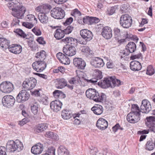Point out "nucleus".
I'll list each match as a JSON object with an SVG mask.
<instances>
[{
	"mask_svg": "<svg viewBox=\"0 0 155 155\" xmlns=\"http://www.w3.org/2000/svg\"><path fill=\"white\" fill-rule=\"evenodd\" d=\"M33 68L38 72H41L45 69L46 67V64L42 60L34 62L32 64Z\"/></svg>",
	"mask_w": 155,
	"mask_h": 155,
	"instance_id": "obj_8",
	"label": "nucleus"
},
{
	"mask_svg": "<svg viewBox=\"0 0 155 155\" xmlns=\"http://www.w3.org/2000/svg\"><path fill=\"white\" fill-rule=\"evenodd\" d=\"M80 35L84 41H79V43L81 44L86 45L87 42L91 39L93 37V35L92 32L86 29H82L80 31Z\"/></svg>",
	"mask_w": 155,
	"mask_h": 155,
	"instance_id": "obj_5",
	"label": "nucleus"
},
{
	"mask_svg": "<svg viewBox=\"0 0 155 155\" xmlns=\"http://www.w3.org/2000/svg\"><path fill=\"white\" fill-rule=\"evenodd\" d=\"M101 34L104 38L107 39H109L112 36V29L108 26L104 27L102 28Z\"/></svg>",
	"mask_w": 155,
	"mask_h": 155,
	"instance_id": "obj_20",
	"label": "nucleus"
},
{
	"mask_svg": "<svg viewBox=\"0 0 155 155\" xmlns=\"http://www.w3.org/2000/svg\"><path fill=\"white\" fill-rule=\"evenodd\" d=\"M22 25L29 29H31L33 26V25L30 23L28 22H23L22 23Z\"/></svg>",
	"mask_w": 155,
	"mask_h": 155,
	"instance_id": "obj_60",
	"label": "nucleus"
},
{
	"mask_svg": "<svg viewBox=\"0 0 155 155\" xmlns=\"http://www.w3.org/2000/svg\"><path fill=\"white\" fill-rule=\"evenodd\" d=\"M73 64L78 69H83L86 66L85 61L80 58H75L73 60Z\"/></svg>",
	"mask_w": 155,
	"mask_h": 155,
	"instance_id": "obj_15",
	"label": "nucleus"
},
{
	"mask_svg": "<svg viewBox=\"0 0 155 155\" xmlns=\"http://www.w3.org/2000/svg\"><path fill=\"white\" fill-rule=\"evenodd\" d=\"M13 89V84L10 82H3L0 84V91L4 93H9Z\"/></svg>",
	"mask_w": 155,
	"mask_h": 155,
	"instance_id": "obj_10",
	"label": "nucleus"
},
{
	"mask_svg": "<svg viewBox=\"0 0 155 155\" xmlns=\"http://www.w3.org/2000/svg\"><path fill=\"white\" fill-rule=\"evenodd\" d=\"M17 18H15L13 19V21L11 24V26H14L16 25H18L19 23L20 22V21Z\"/></svg>",
	"mask_w": 155,
	"mask_h": 155,
	"instance_id": "obj_61",
	"label": "nucleus"
},
{
	"mask_svg": "<svg viewBox=\"0 0 155 155\" xmlns=\"http://www.w3.org/2000/svg\"><path fill=\"white\" fill-rule=\"evenodd\" d=\"M73 29V27L69 25L65 29L63 30L64 34H70L72 31Z\"/></svg>",
	"mask_w": 155,
	"mask_h": 155,
	"instance_id": "obj_51",
	"label": "nucleus"
},
{
	"mask_svg": "<svg viewBox=\"0 0 155 155\" xmlns=\"http://www.w3.org/2000/svg\"><path fill=\"white\" fill-rule=\"evenodd\" d=\"M146 119L150 124H155V117L151 116L147 117Z\"/></svg>",
	"mask_w": 155,
	"mask_h": 155,
	"instance_id": "obj_52",
	"label": "nucleus"
},
{
	"mask_svg": "<svg viewBox=\"0 0 155 155\" xmlns=\"http://www.w3.org/2000/svg\"><path fill=\"white\" fill-rule=\"evenodd\" d=\"M32 31L37 36L40 35L41 34V32L39 29L37 28H34L32 30Z\"/></svg>",
	"mask_w": 155,
	"mask_h": 155,
	"instance_id": "obj_56",
	"label": "nucleus"
},
{
	"mask_svg": "<svg viewBox=\"0 0 155 155\" xmlns=\"http://www.w3.org/2000/svg\"><path fill=\"white\" fill-rule=\"evenodd\" d=\"M114 33L115 38L117 40L121 41L122 40L123 41L124 40V39H120V30L117 28H115L114 29Z\"/></svg>",
	"mask_w": 155,
	"mask_h": 155,
	"instance_id": "obj_42",
	"label": "nucleus"
},
{
	"mask_svg": "<svg viewBox=\"0 0 155 155\" xmlns=\"http://www.w3.org/2000/svg\"><path fill=\"white\" fill-rule=\"evenodd\" d=\"M12 15L18 18L21 19L26 11L25 7L19 2L14 4V8H12Z\"/></svg>",
	"mask_w": 155,
	"mask_h": 155,
	"instance_id": "obj_4",
	"label": "nucleus"
},
{
	"mask_svg": "<svg viewBox=\"0 0 155 155\" xmlns=\"http://www.w3.org/2000/svg\"><path fill=\"white\" fill-rule=\"evenodd\" d=\"M62 105V102L59 101L55 100L51 103L50 107L53 111L57 112L61 110Z\"/></svg>",
	"mask_w": 155,
	"mask_h": 155,
	"instance_id": "obj_21",
	"label": "nucleus"
},
{
	"mask_svg": "<svg viewBox=\"0 0 155 155\" xmlns=\"http://www.w3.org/2000/svg\"><path fill=\"white\" fill-rule=\"evenodd\" d=\"M130 67L132 70L136 71L140 70L142 68V66L140 62L135 60L130 62Z\"/></svg>",
	"mask_w": 155,
	"mask_h": 155,
	"instance_id": "obj_24",
	"label": "nucleus"
},
{
	"mask_svg": "<svg viewBox=\"0 0 155 155\" xmlns=\"http://www.w3.org/2000/svg\"><path fill=\"white\" fill-rule=\"evenodd\" d=\"M81 49L83 52L89 54H93V52L91 50L90 48L87 46H83L81 47Z\"/></svg>",
	"mask_w": 155,
	"mask_h": 155,
	"instance_id": "obj_43",
	"label": "nucleus"
},
{
	"mask_svg": "<svg viewBox=\"0 0 155 155\" xmlns=\"http://www.w3.org/2000/svg\"><path fill=\"white\" fill-rule=\"evenodd\" d=\"M69 81L71 84H73L78 83L79 80L76 78H72Z\"/></svg>",
	"mask_w": 155,
	"mask_h": 155,
	"instance_id": "obj_57",
	"label": "nucleus"
},
{
	"mask_svg": "<svg viewBox=\"0 0 155 155\" xmlns=\"http://www.w3.org/2000/svg\"><path fill=\"white\" fill-rule=\"evenodd\" d=\"M95 77L98 80L101 79L103 78L102 72L98 70H96L94 73Z\"/></svg>",
	"mask_w": 155,
	"mask_h": 155,
	"instance_id": "obj_49",
	"label": "nucleus"
},
{
	"mask_svg": "<svg viewBox=\"0 0 155 155\" xmlns=\"http://www.w3.org/2000/svg\"><path fill=\"white\" fill-rule=\"evenodd\" d=\"M71 15L74 17L79 16L81 15V13L80 12L77 8L75 9L72 11L71 13Z\"/></svg>",
	"mask_w": 155,
	"mask_h": 155,
	"instance_id": "obj_50",
	"label": "nucleus"
},
{
	"mask_svg": "<svg viewBox=\"0 0 155 155\" xmlns=\"http://www.w3.org/2000/svg\"><path fill=\"white\" fill-rule=\"evenodd\" d=\"M136 46L135 43L132 42L128 43L126 47V50L129 53H133L136 50Z\"/></svg>",
	"mask_w": 155,
	"mask_h": 155,
	"instance_id": "obj_28",
	"label": "nucleus"
},
{
	"mask_svg": "<svg viewBox=\"0 0 155 155\" xmlns=\"http://www.w3.org/2000/svg\"><path fill=\"white\" fill-rule=\"evenodd\" d=\"M100 21L99 18L94 17H90V25L96 24Z\"/></svg>",
	"mask_w": 155,
	"mask_h": 155,
	"instance_id": "obj_54",
	"label": "nucleus"
},
{
	"mask_svg": "<svg viewBox=\"0 0 155 155\" xmlns=\"http://www.w3.org/2000/svg\"><path fill=\"white\" fill-rule=\"evenodd\" d=\"M155 71L152 66L149 65L147 68L146 74L150 75H152L154 74Z\"/></svg>",
	"mask_w": 155,
	"mask_h": 155,
	"instance_id": "obj_48",
	"label": "nucleus"
},
{
	"mask_svg": "<svg viewBox=\"0 0 155 155\" xmlns=\"http://www.w3.org/2000/svg\"><path fill=\"white\" fill-rule=\"evenodd\" d=\"M55 149L54 148L52 147L48 148V154L49 155H55Z\"/></svg>",
	"mask_w": 155,
	"mask_h": 155,
	"instance_id": "obj_59",
	"label": "nucleus"
},
{
	"mask_svg": "<svg viewBox=\"0 0 155 155\" xmlns=\"http://www.w3.org/2000/svg\"><path fill=\"white\" fill-rule=\"evenodd\" d=\"M9 45L8 41L4 38H0V46L2 48H7Z\"/></svg>",
	"mask_w": 155,
	"mask_h": 155,
	"instance_id": "obj_36",
	"label": "nucleus"
},
{
	"mask_svg": "<svg viewBox=\"0 0 155 155\" xmlns=\"http://www.w3.org/2000/svg\"><path fill=\"white\" fill-rule=\"evenodd\" d=\"M119 22L121 26L124 28H127L131 26L132 19L131 17L126 14L121 16Z\"/></svg>",
	"mask_w": 155,
	"mask_h": 155,
	"instance_id": "obj_6",
	"label": "nucleus"
},
{
	"mask_svg": "<svg viewBox=\"0 0 155 155\" xmlns=\"http://www.w3.org/2000/svg\"><path fill=\"white\" fill-rule=\"evenodd\" d=\"M51 8V6L48 5H41L37 7L35 9V11L39 13H48L50 11Z\"/></svg>",
	"mask_w": 155,
	"mask_h": 155,
	"instance_id": "obj_23",
	"label": "nucleus"
},
{
	"mask_svg": "<svg viewBox=\"0 0 155 155\" xmlns=\"http://www.w3.org/2000/svg\"><path fill=\"white\" fill-rule=\"evenodd\" d=\"M151 110L150 102L147 100L142 101L140 106V110L143 113H147Z\"/></svg>",
	"mask_w": 155,
	"mask_h": 155,
	"instance_id": "obj_12",
	"label": "nucleus"
},
{
	"mask_svg": "<svg viewBox=\"0 0 155 155\" xmlns=\"http://www.w3.org/2000/svg\"><path fill=\"white\" fill-rule=\"evenodd\" d=\"M67 56L61 52H59L56 54L57 57L60 62L65 65L69 64L70 63V60Z\"/></svg>",
	"mask_w": 155,
	"mask_h": 155,
	"instance_id": "obj_19",
	"label": "nucleus"
},
{
	"mask_svg": "<svg viewBox=\"0 0 155 155\" xmlns=\"http://www.w3.org/2000/svg\"><path fill=\"white\" fill-rule=\"evenodd\" d=\"M120 63L117 61H110L107 63V67L108 68H112L114 67L117 68Z\"/></svg>",
	"mask_w": 155,
	"mask_h": 155,
	"instance_id": "obj_34",
	"label": "nucleus"
},
{
	"mask_svg": "<svg viewBox=\"0 0 155 155\" xmlns=\"http://www.w3.org/2000/svg\"><path fill=\"white\" fill-rule=\"evenodd\" d=\"M48 127L46 123H41L36 126L34 127V131L35 133H41L46 130Z\"/></svg>",
	"mask_w": 155,
	"mask_h": 155,
	"instance_id": "obj_26",
	"label": "nucleus"
},
{
	"mask_svg": "<svg viewBox=\"0 0 155 155\" xmlns=\"http://www.w3.org/2000/svg\"><path fill=\"white\" fill-rule=\"evenodd\" d=\"M48 13H39L38 18L43 24H46L48 21V18L46 15Z\"/></svg>",
	"mask_w": 155,
	"mask_h": 155,
	"instance_id": "obj_29",
	"label": "nucleus"
},
{
	"mask_svg": "<svg viewBox=\"0 0 155 155\" xmlns=\"http://www.w3.org/2000/svg\"><path fill=\"white\" fill-rule=\"evenodd\" d=\"M58 85L56 86L57 88H63L67 85V81L64 78H61L59 80Z\"/></svg>",
	"mask_w": 155,
	"mask_h": 155,
	"instance_id": "obj_37",
	"label": "nucleus"
},
{
	"mask_svg": "<svg viewBox=\"0 0 155 155\" xmlns=\"http://www.w3.org/2000/svg\"><path fill=\"white\" fill-rule=\"evenodd\" d=\"M37 41L39 44L41 45H44L46 43L45 41H44V38L42 37H38L37 39Z\"/></svg>",
	"mask_w": 155,
	"mask_h": 155,
	"instance_id": "obj_64",
	"label": "nucleus"
},
{
	"mask_svg": "<svg viewBox=\"0 0 155 155\" xmlns=\"http://www.w3.org/2000/svg\"><path fill=\"white\" fill-rule=\"evenodd\" d=\"M51 16L54 18L61 19L64 17L65 12L62 8H53L51 11Z\"/></svg>",
	"mask_w": 155,
	"mask_h": 155,
	"instance_id": "obj_7",
	"label": "nucleus"
},
{
	"mask_svg": "<svg viewBox=\"0 0 155 155\" xmlns=\"http://www.w3.org/2000/svg\"><path fill=\"white\" fill-rule=\"evenodd\" d=\"M7 150L11 153L15 151L19 152L23 150L24 148L23 144L21 141L16 140L14 141L13 140L8 141L6 145Z\"/></svg>",
	"mask_w": 155,
	"mask_h": 155,
	"instance_id": "obj_3",
	"label": "nucleus"
},
{
	"mask_svg": "<svg viewBox=\"0 0 155 155\" xmlns=\"http://www.w3.org/2000/svg\"><path fill=\"white\" fill-rule=\"evenodd\" d=\"M108 125V122L105 119L100 118L97 121L96 126L101 130H104L107 128Z\"/></svg>",
	"mask_w": 155,
	"mask_h": 155,
	"instance_id": "obj_22",
	"label": "nucleus"
},
{
	"mask_svg": "<svg viewBox=\"0 0 155 155\" xmlns=\"http://www.w3.org/2000/svg\"><path fill=\"white\" fill-rule=\"evenodd\" d=\"M112 77H110L105 78L103 81L98 82V84L104 88H107L109 87L112 88Z\"/></svg>",
	"mask_w": 155,
	"mask_h": 155,
	"instance_id": "obj_13",
	"label": "nucleus"
},
{
	"mask_svg": "<svg viewBox=\"0 0 155 155\" xmlns=\"http://www.w3.org/2000/svg\"><path fill=\"white\" fill-rule=\"evenodd\" d=\"M25 19L27 21H32L34 23H36L37 22V19L35 18L34 15L32 14L27 15L25 17Z\"/></svg>",
	"mask_w": 155,
	"mask_h": 155,
	"instance_id": "obj_44",
	"label": "nucleus"
},
{
	"mask_svg": "<svg viewBox=\"0 0 155 155\" xmlns=\"http://www.w3.org/2000/svg\"><path fill=\"white\" fill-rule=\"evenodd\" d=\"M64 54L68 56H72L75 55L76 53V49L75 47L72 46L64 47L63 49Z\"/></svg>",
	"mask_w": 155,
	"mask_h": 155,
	"instance_id": "obj_14",
	"label": "nucleus"
},
{
	"mask_svg": "<svg viewBox=\"0 0 155 155\" xmlns=\"http://www.w3.org/2000/svg\"><path fill=\"white\" fill-rule=\"evenodd\" d=\"M91 65L96 68H100L103 67L104 63L102 59L98 57L95 58L91 60Z\"/></svg>",
	"mask_w": 155,
	"mask_h": 155,
	"instance_id": "obj_17",
	"label": "nucleus"
},
{
	"mask_svg": "<svg viewBox=\"0 0 155 155\" xmlns=\"http://www.w3.org/2000/svg\"><path fill=\"white\" fill-rule=\"evenodd\" d=\"M127 8H128L126 5L123 4L121 6L120 10L122 13H126Z\"/></svg>",
	"mask_w": 155,
	"mask_h": 155,
	"instance_id": "obj_62",
	"label": "nucleus"
},
{
	"mask_svg": "<svg viewBox=\"0 0 155 155\" xmlns=\"http://www.w3.org/2000/svg\"><path fill=\"white\" fill-rule=\"evenodd\" d=\"M43 149V145L38 143L32 147L31 150V152L35 155L40 154L42 152Z\"/></svg>",
	"mask_w": 155,
	"mask_h": 155,
	"instance_id": "obj_16",
	"label": "nucleus"
},
{
	"mask_svg": "<svg viewBox=\"0 0 155 155\" xmlns=\"http://www.w3.org/2000/svg\"><path fill=\"white\" fill-rule=\"evenodd\" d=\"M31 86L30 84L28 83V82L25 79V80L22 83V86L24 89L25 90H30L33 88L32 86L30 87Z\"/></svg>",
	"mask_w": 155,
	"mask_h": 155,
	"instance_id": "obj_46",
	"label": "nucleus"
},
{
	"mask_svg": "<svg viewBox=\"0 0 155 155\" xmlns=\"http://www.w3.org/2000/svg\"><path fill=\"white\" fill-rule=\"evenodd\" d=\"M14 31V32L17 35L23 38H25L27 36V35L25 33L20 29L17 28L15 29Z\"/></svg>",
	"mask_w": 155,
	"mask_h": 155,
	"instance_id": "obj_45",
	"label": "nucleus"
},
{
	"mask_svg": "<svg viewBox=\"0 0 155 155\" xmlns=\"http://www.w3.org/2000/svg\"><path fill=\"white\" fill-rule=\"evenodd\" d=\"M58 155H70L68 150L62 146H60L58 149Z\"/></svg>",
	"mask_w": 155,
	"mask_h": 155,
	"instance_id": "obj_30",
	"label": "nucleus"
},
{
	"mask_svg": "<svg viewBox=\"0 0 155 155\" xmlns=\"http://www.w3.org/2000/svg\"><path fill=\"white\" fill-rule=\"evenodd\" d=\"M39 105L38 103L35 102L31 106V110L32 112L34 114H37L38 111Z\"/></svg>",
	"mask_w": 155,
	"mask_h": 155,
	"instance_id": "obj_39",
	"label": "nucleus"
},
{
	"mask_svg": "<svg viewBox=\"0 0 155 155\" xmlns=\"http://www.w3.org/2000/svg\"><path fill=\"white\" fill-rule=\"evenodd\" d=\"M64 33L63 31L61 29H57L54 34L55 37L57 39H60L64 36Z\"/></svg>",
	"mask_w": 155,
	"mask_h": 155,
	"instance_id": "obj_31",
	"label": "nucleus"
},
{
	"mask_svg": "<svg viewBox=\"0 0 155 155\" xmlns=\"http://www.w3.org/2000/svg\"><path fill=\"white\" fill-rule=\"evenodd\" d=\"M6 150V148L4 147H0V155H7Z\"/></svg>",
	"mask_w": 155,
	"mask_h": 155,
	"instance_id": "obj_58",
	"label": "nucleus"
},
{
	"mask_svg": "<svg viewBox=\"0 0 155 155\" xmlns=\"http://www.w3.org/2000/svg\"><path fill=\"white\" fill-rule=\"evenodd\" d=\"M46 52L44 50H41L36 53L35 57L39 60L44 61L46 58Z\"/></svg>",
	"mask_w": 155,
	"mask_h": 155,
	"instance_id": "obj_35",
	"label": "nucleus"
},
{
	"mask_svg": "<svg viewBox=\"0 0 155 155\" xmlns=\"http://www.w3.org/2000/svg\"><path fill=\"white\" fill-rule=\"evenodd\" d=\"M154 143L151 141H148L146 144L145 149L148 150H151L153 149L154 148Z\"/></svg>",
	"mask_w": 155,
	"mask_h": 155,
	"instance_id": "obj_41",
	"label": "nucleus"
},
{
	"mask_svg": "<svg viewBox=\"0 0 155 155\" xmlns=\"http://www.w3.org/2000/svg\"><path fill=\"white\" fill-rule=\"evenodd\" d=\"M26 91L22 90L19 92L16 97V101L18 102L23 103L28 100L30 94Z\"/></svg>",
	"mask_w": 155,
	"mask_h": 155,
	"instance_id": "obj_11",
	"label": "nucleus"
},
{
	"mask_svg": "<svg viewBox=\"0 0 155 155\" xmlns=\"http://www.w3.org/2000/svg\"><path fill=\"white\" fill-rule=\"evenodd\" d=\"M61 114L62 117L66 120L70 118L72 116L71 111L66 110L62 111Z\"/></svg>",
	"mask_w": 155,
	"mask_h": 155,
	"instance_id": "obj_33",
	"label": "nucleus"
},
{
	"mask_svg": "<svg viewBox=\"0 0 155 155\" xmlns=\"http://www.w3.org/2000/svg\"><path fill=\"white\" fill-rule=\"evenodd\" d=\"M28 82V83L30 84L33 88L35 87L37 84V80L34 78H29L25 79Z\"/></svg>",
	"mask_w": 155,
	"mask_h": 155,
	"instance_id": "obj_40",
	"label": "nucleus"
},
{
	"mask_svg": "<svg viewBox=\"0 0 155 155\" xmlns=\"http://www.w3.org/2000/svg\"><path fill=\"white\" fill-rule=\"evenodd\" d=\"M123 128L120 127L119 124H116L113 127H112L113 131L114 133L117 132L118 130H123Z\"/></svg>",
	"mask_w": 155,
	"mask_h": 155,
	"instance_id": "obj_55",
	"label": "nucleus"
},
{
	"mask_svg": "<svg viewBox=\"0 0 155 155\" xmlns=\"http://www.w3.org/2000/svg\"><path fill=\"white\" fill-rule=\"evenodd\" d=\"M140 114L139 107L136 104L132 105L131 112L127 116V119L131 123H135L140 120Z\"/></svg>",
	"mask_w": 155,
	"mask_h": 155,
	"instance_id": "obj_2",
	"label": "nucleus"
},
{
	"mask_svg": "<svg viewBox=\"0 0 155 155\" xmlns=\"http://www.w3.org/2000/svg\"><path fill=\"white\" fill-rule=\"evenodd\" d=\"M15 101V99L13 96L7 95L3 97L2 101L4 106L9 108L14 105Z\"/></svg>",
	"mask_w": 155,
	"mask_h": 155,
	"instance_id": "obj_9",
	"label": "nucleus"
},
{
	"mask_svg": "<svg viewBox=\"0 0 155 155\" xmlns=\"http://www.w3.org/2000/svg\"><path fill=\"white\" fill-rule=\"evenodd\" d=\"M8 48L10 52L16 54L20 53L22 50L21 46L18 44H13Z\"/></svg>",
	"mask_w": 155,
	"mask_h": 155,
	"instance_id": "obj_18",
	"label": "nucleus"
},
{
	"mask_svg": "<svg viewBox=\"0 0 155 155\" xmlns=\"http://www.w3.org/2000/svg\"><path fill=\"white\" fill-rule=\"evenodd\" d=\"M118 6L117 5L111 7L107 13V15H111L115 13L116 10Z\"/></svg>",
	"mask_w": 155,
	"mask_h": 155,
	"instance_id": "obj_53",
	"label": "nucleus"
},
{
	"mask_svg": "<svg viewBox=\"0 0 155 155\" xmlns=\"http://www.w3.org/2000/svg\"><path fill=\"white\" fill-rule=\"evenodd\" d=\"M54 97L55 98L63 99L64 98L65 95L61 91L56 90L53 92Z\"/></svg>",
	"mask_w": 155,
	"mask_h": 155,
	"instance_id": "obj_32",
	"label": "nucleus"
},
{
	"mask_svg": "<svg viewBox=\"0 0 155 155\" xmlns=\"http://www.w3.org/2000/svg\"><path fill=\"white\" fill-rule=\"evenodd\" d=\"M121 85V82L120 80L117 79L114 77H112V88L115 86H118Z\"/></svg>",
	"mask_w": 155,
	"mask_h": 155,
	"instance_id": "obj_47",
	"label": "nucleus"
},
{
	"mask_svg": "<svg viewBox=\"0 0 155 155\" xmlns=\"http://www.w3.org/2000/svg\"><path fill=\"white\" fill-rule=\"evenodd\" d=\"M45 136L55 140L58 139V137L57 134L51 131L47 132Z\"/></svg>",
	"mask_w": 155,
	"mask_h": 155,
	"instance_id": "obj_38",
	"label": "nucleus"
},
{
	"mask_svg": "<svg viewBox=\"0 0 155 155\" xmlns=\"http://www.w3.org/2000/svg\"><path fill=\"white\" fill-rule=\"evenodd\" d=\"M91 110L95 114L100 115L103 112V108L102 106L99 104H97L91 108Z\"/></svg>",
	"mask_w": 155,
	"mask_h": 155,
	"instance_id": "obj_27",
	"label": "nucleus"
},
{
	"mask_svg": "<svg viewBox=\"0 0 155 155\" xmlns=\"http://www.w3.org/2000/svg\"><path fill=\"white\" fill-rule=\"evenodd\" d=\"M63 42L67 43L70 44L71 46H76L79 40L78 41L76 39L71 37H67L62 39Z\"/></svg>",
	"mask_w": 155,
	"mask_h": 155,
	"instance_id": "obj_25",
	"label": "nucleus"
},
{
	"mask_svg": "<svg viewBox=\"0 0 155 155\" xmlns=\"http://www.w3.org/2000/svg\"><path fill=\"white\" fill-rule=\"evenodd\" d=\"M86 97L96 102H103L106 100V95L103 93H99L93 88H89L86 91Z\"/></svg>",
	"mask_w": 155,
	"mask_h": 155,
	"instance_id": "obj_1",
	"label": "nucleus"
},
{
	"mask_svg": "<svg viewBox=\"0 0 155 155\" xmlns=\"http://www.w3.org/2000/svg\"><path fill=\"white\" fill-rule=\"evenodd\" d=\"M73 18L72 17H70L67 18L65 22L64 23V25H70L73 22Z\"/></svg>",
	"mask_w": 155,
	"mask_h": 155,
	"instance_id": "obj_63",
	"label": "nucleus"
}]
</instances>
